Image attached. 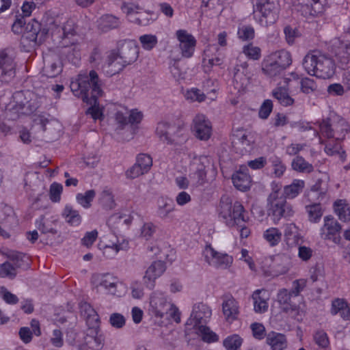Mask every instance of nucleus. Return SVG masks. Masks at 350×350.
Masks as SVG:
<instances>
[{
    "label": "nucleus",
    "instance_id": "obj_1",
    "mask_svg": "<svg viewBox=\"0 0 350 350\" xmlns=\"http://www.w3.org/2000/svg\"><path fill=\"white\" fill-rule=\"evenodd\" d=\"M304 130H312L311 126H302ZM319 133L312 129L314 136L319 135V142L325 144L324 151L329 156L338 155L341 161L347 157L341 143L350 131V124L343 117L333 113L323 119L319 125Z\"/></svg>",
    "mask_w": 350,
    "mask_h": 350
},
{
    "label": "nucleus",
    "instance_id": "obj_2",
    "mask_svg": "<svg viewBox=\"0 0 350 350\" xmlns=\"http://www.w3.org/2000/svg\"><path fill=\"white\" fill-rule=\"evenodd\" d=\"M70 89L73 94L83 100H87L90 94L94 100V104L88 107L86 114L90 115L94 122L104 120V108L100 106L98 98L102 96L100 81L97 72L94 70L80 72L75 79L70 82Z\"/></svg>",
    "mask_w": 350,
    "mask_h": 350
},
{
    "label": "nucleus",
    "instance_id": "obj_3",
    "mask_svg": "<svg viewBox=\"0 0 350 350\" xmlns=\"http://www.w3.org/2000/svg\"><path fill=\"white\" fill-rule=\"evenodd\" d=\"M77 27L72 19H68L62 27H59V31H62L59 37L64 48L63 53L66 55V59L74 66H79L81 62L79 41L81 37L77 33Z\"/></svg>",
    "mask_w": 350,
    "mask_h": 350
},
{
    "label": "nucleus",
    "instance_id": "obj_4",
    "mask_svg": "<svg viewBox=\"0 0 350 350\" xmlns=\"http://www.w3.org/2000/svg\"><path fill=\"white\" fill-rule=\"evenodd\" d=\"M303 66L310 75L323 79H330L336 71L334 59L324 55H306L303 60Z\"/></svg>",
    "mask_w": 350,
    "mask_h": 350
},
{
    "label": "nucleus",
    "instance_id": "obj_5",
    "mask_svg": "<svg viewBox=\"0 0 350 350\" xmlns=\"http://www.w3.org/2000/svg\"><path fill=\"white\" fill-rule=\"evenodd\" d=\"M292 56L286 49H280L267 55L262 62V72L273 79L279 77L292 64Z\"/></svg>",
    "mask_w": 350,
    "mask_h": 350
},
{
    "label": "nucleus",
    "instance_id": "obj_6",
    "mask_svg": "<svg viewBox=\"0 0 350 350\" xmlns=\"http://www.w3.org/2000/svg\"><path fill=\"white\" fill-rule=\"evenodd\" d=\"M91 283L96 288H101L107 294L121 297L127 291L126 284L111 273H96L92 275Z\"/></svg>",
    "mask_w": 350,
    "mask_h": 350
},
{
    "label": "nucleus",
    "instance_id": "obj_7",
    "mask_svg": "<svg viewBox=\"0 0 350 350\" xmlns=\"http://www.w3.org/2000/svg\"><path fill=\"white\" fill-rule=\"evenodd\" d=\"M61 127L57 120L50 118L49 115L39 114L33 119L31 129L40 133L38 137L42 141L49 143L59 137Z\"/></svg>",
    "mask_w": 350,
    "mask_h": 350
},
{
    "label": "nucleus",
    "instance_id": "obj_8",
    "mask_svg": "<svg viewBox=\"0 0 350 350\" xmlns=\"http://www.w3.org/2000/svg\"><path fill=\"white\" fill-rule=\"evenodd\" d=\"M219 217L228 228L240 226L243 222H248L250 220L243 205L238 201L233 204H221Z\"/></svg>",
    "mask_w": 350,
    "mask_h": 350
},
{
    "label": "nucleus",
    "instance_id": "obj_9",
    "mask_svg": "<svg viewBox=\"0 0 350 350\" xmlns=\"http://www.w3.org/2000/svg\"><path fill=\"white\" fill-rule=\"evenodd\" d=\"M121 10L129 22L140 26H147L156 19L153 11L144 10L137 2L124 1L121 5Z\"/></svg>",
    "mask_w": 350,
    "mask_h": 350
},
{
    "label": "nucleus",
    "instance_id": "obj_10",
    "mask_svg": "<svg viewBox=\"0 0 350 350\" xmlns=\"http://www.w3.org/2000/svg\"><path fill=\"white\" fill-rule=\"evenodd\" d=\"M29 100H27L23 91H16L12 96L10 103L5 107V118L8 120H16L22 116H28L33 112Z\"/></svg>",
    "mask_w": 350,
    "mask_h": 350
},
{
    "label": "nucleus",
    "instance_id": "obj_11",
    "mask_svg": "<svg viewBox=\"0 0 350 350\" xmlns=\"http://www.w3.org/2000/svg\"><path fill=\"white\" fill-rule=\"evenodd\" d=\"M274 182L272 183L273 192L269 195L268 201L269 208V215L273 217L275 223L278 221L282 217H290L293 215V209L286 204V199L283 197H278V190L273 187Z\"/></svg>",
    "mask_w": 350,
    "mask_h": 350
},
{
    "label": "nucleus",
    "instance_id": "obj_12",
    "mask_svg": "<svg viewBox=\"0 0 350 350\" xmlns=\"http://www.w3.org/2000/svg\"><path fill=\"white\" fill-rule=\"evenodd\" d=\"M299 75L296 72H291L283 78L284 85H278L272 92V96L278 103L284 107L291 106L294 99L289 95L288 90L294 87L293 81L299 82Z\"/></svg>",
    "mask_w": 350,
    "mask_h": 350
},
{
    "label": "nucleus",
    "instance_id": "obj_13",
    "mask_svg": "<svg viewBox=\"0 0 350 350\" xmlns=\"http://www.w3.org/2000/svg\"><path fill=\"white\" fill-rule=\"evenodd\" d=\"M323 221V225L320 229L321 238L324 240L331 241L334 244L339 245L341 242V225L331 215L325 216Z\"/></svg>",
    "mask_w": 350,
    "mask_h": 350
},
{
    "label": "nucleus",
    "instance_id": "obj_14",
    "mask_svg": "<svg viewBox=\"0 0 350 350\" xmlns=\"http://www.w3.org/2000/svg\"><path fill=\"white\" fill-rule=\"evenodd\" d=\"M202 255L205 261L209 265L217 268L226 269L231 265L233 261L231 256L217 252L211 244H208L205 246Z\"/></svg>",
    "mask_w": 350,
    "mask_h": 350
},
{
    "label": "nucleus",
    "instance_id": "obj_15",
    "mask_svg": "<svg viewBox=\"0 0 350 350\" xmlns=\"http://www.w3.org/2000/svg\"><path fill=\"white\" fill-rule=\"evenodd\" d=\"M170 304L164 293L154 291L150 298V313L154 318L161 320L167 315Z\"/></svg>",
    "mask_w": 350,
    "mask_h": 350
},
{
    "label": "nucleus",
    "instance_id": "obj_16",
    "mask_svg": "<svg viewBox=\"0 0 350 350\" xmlns=\"http://www.w3.org/2000/svg\"><path fill=\"white\" fill-rule=\"evenodd\" d=\"M176 37L178 41V49L181 56L185 59L192 57L197 44L196 38L185 29L177 30Z\"/></svg>",
    "mask_w": 350,
    "mask_h": 350
},
{
    "label": "nucleus",
    "instance_id": "obj_17",
    "mask_svg": "<svg viewBox=\"0 0 350 350\" xmlns=\"http://www.w3.org/2000/svg\"><path fill=\"white\" fill-rule=\"evenodd\" d=\"M212 315L211 308L204 303H198L193 306L191 314L186 324L193 328L206 324Z\"/></svg>",
    "mask_w": 350,
    "mask_h": 350
},
{
    "label": "nucleus",
    "instance_id": "obj_18",
    "mask_svg": "<svg viewBox=\"0 0 350 350\" xmlns=\"http://www.w3.org/2000/svg\"><path fill=\"white\" fill-rule=\"evenodd\" d=\"M329 51L335 58L338 66L345 69L350 61V43L344 42L340 39H334L332 41Z\"/></svg>",
    "mask_w": 350,
    "mask_h": 350
},
{
    "label": "nucleus",
    "instance_id": "obj_19",
    "mask_svg": "<svg viewBox=\"0 0 350 350\" xmlns=\"http://www.w3.org/2000/svg\"><path fill=\"white\" fill-rule=\"evenodd\" d=\"M49 33V29L42 27V24L36 19H32L25 26V36L30 42L41 44Z\"/></svg>",
    "mask_w": 350,
    "mask_h": 350
},
{
    "label": "nucleus",
    "instance_id": "obj_20",
    "mask_svg": "<svg viewBox=\"0 0 350 350\" xmlns=\"http://www.w3.org/2000/svg\"><path fill=\"white\" fill-rule=\"evenodd\" d=\"M192 131L198 139L207 141L212 135V124L205 115L198 113L193 120Z\"/></svg>",
    "mask_w": 350,
    "mask_h": 350
},
{
    "label": "nucleus",
    "instance_id": "obj_21",
    "mask_svg": "<svg viewBox=\"0 0 350 350\" xmlns=\"http://www.w3.org/2000/svg\"><path fill=\"white\" fill-rule=\"evenodd\" d=\"M118 57L123 60L126 65H130L135 62L139 53V46L135 42L131 40H122L118 43Z\"/></svg>",
    "mask_w": 350,
    "mask_h": 350
},
{
    "label": "nucleus",
    "instance_id": "obj_22",
    "mask_svg": "<svg viewBox=\"0 0 350 350\" xmlns=\"http://www.w3.org/2000/svg\"><path fill=\"white\" fill-rule=\"evenodd\" d=\"M254 13H259L262 18L269 19V23L275 21L278 13V4L270 0H252Z\"/></svg>",
    "mask_w": 350,
    "mask_h": 350
},
{
    "label": "nucleus",
    "instance_id": "obj_23",
    "mask_svg": "<svg viewBox=\"0 0 350 350\" xmlns=\"http://www.w3.org/2000/svg\"><path fill=\"white\" fill-rule=\"evenodd\" d=\"M166 269L165 263L162 260L154 261L146 269L143 278L146 288L152 290L156 280L160 278Z\"/></svg>",
    "mask_w": 350,
    "mask_h": 350
},
{
    "label": "nucleus",
    "instance_id": "obj_24",
    "mask_svg": "<svg viewBox=\"0 0 350 350\" xmlns=\"http://www.w3.org/2000/svg\"><path fill=\"white\" fill-rule=\"evenodd\" d=\"M15 73L16 64L14 59L5 51H0V81L8 83L14 77Z\"/></svg>",
    "mask_w": 350,
    "mask_h": 350
},
{
    "label": "nucleus",
    "instance_id": "obj_25",
    "mask_svg": "<svg viewBox=\"0 0 350 350\" xmlns=\"http://www.w3.org/2000/svg\"><path fill=\"white\" fill-rule=\"evenodd\" d=\"M221 308L227 322L232 323L238 319L240 312L239 304L231 295L224 297Z\"/></svg>",
    "mask_w": 350,
    "mask_h": 350
},
{
    "label": "nucleus",
    "instance_id": "obj_26",
    "mask_svg": "<svg viewBox=\"0 0 350 350\" xmlns=\"http://www.w3.org/2000/svg\"><path fill=\"white\" fill-rule=\"evenodd\" d=\"M233 185L238 190L246 191L252 185V178L246 165H241L232 176Z\"/></svg>",
    "mask_w": 350,
    "mask_h": 350
},
{
    "label": "nucleus",
    "instance_id": "obj_27",
    "mask_svg": "<svg viewBox=\"0 0 350 350\" xmlns=\"http://www.w3.org/2000/svg\"><path fill=\"white\" fill-rule=\"evenodd\" d=\"M127 65L123 60L119 58L118 51L116 49L111 50L107 59V64L104 67V72L107 77H112L118 74Z\"/></svg>",
    "mask_w": 350,
    "mask_h": 350
},
{
    "label": "nucleus",
    "instance_id": "obj_28",
    "mask_svg": "<svg viewBox=\"0 0 350 350\" xmlns=\"http://www.w3.org/2000/svg\"><path fill=\"white\" fill-rule=\"evenodd\" d=\"M127 65L123 60L119 58L118 51L116 49L111 50L107 59V64L104 67V72L107 77H112L118 74Z\"/></svg>",
    "mask_w": 350,
    "mask_h": 350
},
{
    "label": "nucleus",
    "instance_id": "obj_29",
    "mask_svg": "<svg viewBox=\"0 0 350 350\" xmlns=\"http://www.w3.org/2000/svg\"><path fill=\"white\" fill-rule=\"evenodd\" d=\"M133 219L132 214L124 213L122 212L116 213L111 215L107 221L109 228L115 232V230L120 228L128 229Z\"/></svg>",
    "mask_w": 350,
    "mask_h": 350
},
{
    "label": "nucleus",
    "instance_id": "obj_30",
    "mask_svg": "<svg viewBox=\"0 0 350 350\" xmlns=\"http://www.w3.org/2000/svg\"><path fill=\"white\" fill-rule=\"evenodd\" d=\"M254 302V310L256 313H264L267 311L269 307L268 301L270 298L269 292L265 289H257L252 295Z\"/></svg>",
    "mask_w": 350,
    "mask_h": 350
},
{
    "label": "nucleus",
    "instance_id": "obj_31",
    "mask_svg": "<svg viewBox=\"0 0 350 350\" xmlns=\"http://www.w3.org/2000/svg\"><path fill=\"white\" fill-rule=\"evenodd\" d=\"M250 78V72L248 70V64L245 62L240 64H237L234 68V83L239 86L237 88L242 89L245 87Z\"/></svg>",
    "mask_w": 350,
    "mask_h": 350
},
{
    "label": "nucleus",
    "instance_id": "obj_32",
    "mask_svg": "<svg viewBox=\"0 0 350 350\" xmlns=\"http://www.w3.org/2000/svg\"><path fill=\"white\" fill-rule=\"evenodd\" d=\"M295 297L290 291L286 288L280 289L277 294V300L280 306L284 311H295L298 308V306L293 299Z\"/></svg>",
    "mask_w": 350,
    "mask_h": 350
},
{
    "label": "nucleus",
    "instance_id": "obj_33",
    "mask_svg": "<svg viewBox=\"0 0 350 350\" xmlns=\"http://www.w3.org/2000/svg\"><path fill=\"white\" fill-rule=\"evenodd\" d=\"M121 25L120 18L112 14H104L97 21V27L101 32L106 33L118 28Z\"/></svg>",
    "mask_w": 350,
    "mask_h": 350
},
{
    "label": "nucleus",
    "instance_id": "obj_34",
    "mask_svg": "<svg viewBox=\"0 0 350 350\" xmlns=\"http://www.w3.org/2000/svg\"><path fill=\"white\" fill-rule=\"evenodd\" d=\"M300 5L306 6L309 14L313 16L323 14L328 5V0H298Z\"/></svg>",
    "mask_w": 350,
    "mask_h": 350
},
{
    "label": "nucleus",
    "instance_id": "obj_35",
    "mask_svg": "<svg viewBox=\"0 0 350 350\" xmlns=\"http://www.w3.org/2000/svg\"><path fill=\"white\" fill-rule=\"evenodd\" d=\"M267 343L272 350H284L287 347L286 336L273 331L267 334Z\"/></svg>",
    "mask_w": 350,
    "mask_h": 350
},
{
    "label": "nucleus",
    "instance_id": "obj_36",
    "mask_svg": "<svg viewBox=\"0 0 350 350\" xmlns=\"http://www.w3.org/2000/svg\"><path fill=\"white\" fill-rule=\"evenodd\" d=\"M331 313L332 315L340 313L342 319L350 320V306L344 299H335L332 303Z\"/></svg>",
    "mask_w": 350,
    "mask_h": 350
},
{
    "label": "nucleus",
    "instance_id": "obj_37",
    "mask_svg": "<svg viewBox=\"0 0 350 350\" xmlns=\"http://www.w3.org/2000/svg\"><path fill=\"white\" fill-rule=\"evenodd\" d=\"M129 247V242L124 239L122 242L117 240L111 245H106L103 247V254L107 259L114 258L120 250H126Z\"/></svg>",
    "mask_w": 350,
    "mask_h": 350
},
{
    "label": "nucleus",
    "instance_id": "obj_38",
    "mask_svg": "<svg viewBox=\"0 0 350 350\" xmlns=\"http://www.w3.org/2000/svg\"><path fill=\"white\" fill-rule=\"evenodd\" d=\"M305 187V181L301 179H294L291 184L284 187V198L293 199L296 198Z\"/></svg>",
    "mask_w": 350,
    "mask_h": 350
},
{
    "label": "nucleus",
    "instance_id": "obj_39",
    "mask_svg": "<svg viewBox=\"0 0 350 350\" xmlns=\"http://www.w3.org/2000/svg\"><path fill=\"white\" fill-rule=\"evenodd\" d=\"M214 51V48L210 49H204L202 55V68L205 73H210L214 66H220L223 63L221 57H214L209 59V53Z\"/></svg>",
    "mask_w": 350,
    "mask_h": 350
},
{
    "label": "nucleus",
    "instance_id": "obj_40",
    "mask_svg": "<svg viewBox=\"0 0 350 350\" xmlns=\"http://www.w3.org/2000/svg\"><path fill=\"white\" fill-rule=\"evenodd\" d=\"M282 234L278 228L271 227L263 232L262 237L270 247L277 246L282 240Z\"/></svg>",
    "mask_w": 350,
    "mask_h": 350
},
{
    "label": "nucleus",
    "instance_id": "obj_41",
    "mask_svg": "<svg viewBox=\"0 0 350 350\" xmlns=\"http://www.w3.org/2000/svg\"><path fill=\"white\" fill-rule=\"evenodd\" d=\"M63 216L66 221L72 226H78L81 223L82 218L79 211L74 209L71 205H66Z\"/></svg>",
    "mask_w": 350,
    "mask_h": 350
},
{
    "label": "nucleus",
    "instance_id": "obj_42",
    "mask_svg": "<svg viewBox=\"0 0 350 350\" xmlns=\"http://www.w3.org/2000/svg\"><path fill=\"white\" fill-rule=\"evenodd\" d=\"M99 204L105 210H112L116 206L114 196L110 189L105 188L100 194Z\"/></svg>",
    "mask_w": 350,
    "mask_h": 350
},
{
    "label": "nucleus",
    "instance_id": "obj_43",
    "mask_svg": "<svg viewBox=\"0 0 350 350\" xmlns=\"http://www.w3.org/2000/svg\"><path fill=\"white\" fill-rule=\"evenodd\" d=\"M334 210L340 221L344 222L350 221V208L347 206L344 200H336L334 203Z\"/></svg>",
    "mask_w": 350,
    "mask_h": 350
},
{
    "label": "nucleus",
    "instance_id": "obj_44",
    "mask_svg": "<svg viewBox=\"0 0 350 350\" xmlns=\"http://www.w3.org/2000/svg\"><path fill=\"white\" fill-rule=\"evenodd\" d=\"M158 215L163 219L167 217L168 214L175 210V205L173 202L167 197L162 196L158 201Z\"/></svg>",
    "mask_w": 350,
    "mask_h": 350
},
{
    "label": "nucleus",
    "instance_id": "obj_45",
    "mask_svg": "<svg viewBox=\"0 0 350 350\" xmlns=\"http://www.w3.org/2000/svg\"><path fill=\"white\" fill-rule=\"evenodd\" d=\"M308 219L312 223H319L322 217L323 210L320 203H313L306 206Z\"/></svg>",
    "mask_w": 350,
    "mask_h": 350
},
{
    "label": "nucleus",
    "instance_id": "obj_46",
    "mask_svg": "<svg viewBox=\"0 0 350 350\" xmlns=\"http://www.w3.org/2000/svg\"><path fill=\"white\" fill-rule=\"evenodd\" d=\"M291 165L292 168L298 172L310 173L314 170L313 165L301 156H297L294 158Z\"/></svg>",
    "mask_w": 350,
    "mask_h": 350
},
{
    "label": "nucleus",
    "instance_id": "obj_47",
    "mask_svg": "<svg viewBox=\"0 0 350 350\" xmlns=\"http://www.w3.org/2000/svg\"><path fill=\"white\" fill-rule=\"evenodd\" d=\"M96 196V191L94 189H90L85 193H79L76 195V201L83 208L88 209L92 206V202Z\"/></svg>",
    "mask_w": 350,
    "mask_h": 350
},
{
    "label": "nucleus",
    "instance_id": "obj_48",
    "mask_svg": "<svg viewBox=\"0 0 350 350\" xmlns=\"http://www.w3.org/2000/svg\"><path fill=\"white\" fill-rule=\"evenodd\" d=\"M202 340L207 343H213L219 340V336L206 325H201L196 328Z\"/></svg>",
    "mask_w": 350,
    "mask_h": 350
},
{
    "label": "nucleus",
    "instance_id": "obj_49",
    "mask_svg": "<svg viewBox=\"0 0 350 350\" xmlns=\"http://www.w3.org/2000/svg\"><path fill=\"white\" fill-rule=\"evenodd\" d=\"M294 86L300 85L301 91L306 94H310L316 90L317 85L314 79L309 77L300 78L299 82L293 81Z\"/></svg>",
    "mask_w": 350,
    "mask_h": 350
},
{
    "label": "nucleus",
    "instance_id": "obj_50",
    "mask_svg": "<svg viewBox=\"0 0 350 350\" xmlns=\"http://www.w3.org/2000/svg\"><path fill=\"white\" fill-rule=\"evenodd\" d=\"M242 343L243 339L238 334L230 335L223 341V345L226 350H240Z\"/></svg>",
    "mask_w": 350,
    "mask_h": 350
},
{
    "label": "nucleus",
    "instance_id": "obj_51",
    "mask_svg": "<svg viewBox=\"0 0 350 350\" xmlns=\"http://www.w3.org/2000/svg\"><path fill=\"white\" fill-rule=\"evenodd\" d=\"M185 98L187 100L194 103H202L206 99L205 94L197 88H191L187 90L185 93Z\"/></svg>",
    "mask_w": 350,
    "mask_h": 350
},
{
    "label": "nucleus",
    "instance_id": "obj_52",
    "mask_svg": "<svg viewBox=\"0 0 350 350\" xmlns=\"http://www.w3.org/2000/svg\"><path fill=\"white\" fill-rule=\"evenodd\" d=\"M139 41L145 51L152 50L158 43V38L153 34H144L139 36Z\"/></svg>",
    "mask_w": 350,
    "mask_h": 350
},
{
    "label": "nucleus",
    "instance_id": "obj_53",
    "mask_svg": "<svg viewBox=\"0 0 350 350\" xmlns=\"http://www.w3.org/2000/svg\"><path fill=\"white\" fill-rule=\"evenodd\" d=\"M301 237L297 232H293L292 231L291 225L287 226L284 232V241L289 247H293L299 243Z\"/></svg>",
    "mask_w": 350,
    "mask_h": 350
},
{
    "label": "nucleus",
    "instance_id": "obj_54",
    "mask_svg": "<svg viewBox=\"0 0 350 350\" xmlns=\"http://www.w3.org/2000/svg\"><path fill=\"white\" fill-rule=\"evenodd\" d=\"M269 161L271 163L274 176L277 178L282 176L286 171V166L281 159L277 156H274L271 157Z\"/></svg>",
    "mask_w": 350,
    "mask_h": 350
},
{
    "label": "nucleus",
    "instance_id": "obj_55",
    "mask_svg": "<svg viewBox=\"0 0 350 350\" xmlns=\"http://www.w3.org/2000/svg\"><path fill=\"white\" fill-rule=\"evenodd\" d=\"M243 52L245 56L253 60H258L261 57V49L258 46L248 44L244 46Z\"/></svg>",
    "mask_w": 350,
    "mask_h": 350
},
{
    "label": "nucleus",
    "instance_id": "obj_56",
    "mask_svg": "<svg viewBox=\"0 0 350 350\" xmlns=\"http://www.w3.org/2000/svg\"><path fill=\"white\" fill-rule=\"evenodd\" d=\"M136 163L139 164L144 172H148L152 165V158L148 154L140 153L137 156Z\"/></svg>",
    "mask_w": 350,
    "mask_h": 350
},
{
    "label": "nucleus",
    "instance_id": "obj_57",
    "mask_svg": "<svg viewBox=\"0 0 350 350\" xmlns=\"http://www.w3.org/2000/svg\"><path fill=\"white\" fill-rule=\"evenodd\" d=\"M170 128V124L167 122H159L156 128V133L161 139L165 141L167 144H173L172 140L168 136L167 130Z\"/></svg>",
    "mask_w": 350,
    "mask_h": 350
},
{
    "label": "nucleus",
    "instance_id": "obj_58",
    "mask_svg": "<svg viewBox=\"0 0 350 350\" xmlns=\"http://www.w3.org/2000/svg\"><path fill=\"white\" fill-rule=\"evenodd\" d=\"M63 191V186L57 182L50 185L49 198L53 202H59L61 200V195Z\"/></svg>",
    "mask_w": 350,
    "mask_h": 350
},
{
    "label": "nucleus",
    "instance_id": "obj_59",
    "mask_svg": "<svg viewBox=\"0 0 350 350\" xmlns=\"http://www.w3.org/2000/svg\"><path fill=\"white\" fill-rule=\"evenodd\" d=\"M144 282L135 280L131 284V290L132 297L136 299H142L144 295Z\"/></svg>",
    "mask_w": 350,
    "mask_h": 350
},
{
    "label": "nucleus",
    "instance_id": "obj_60",
    "mask_svg": "<svg viewBox=\"0 0 350 350\" xmlns=\"http://www.w3.org/2000/svg\"><path fill=\"white\" fill-rule=\"evenodd\" d=\"M114 119L116 124L120 129H123L128 124V109L126 107H122V109L117 110L114 114Z\"/></svg>",
    "mask_w": 350,
    "mask_h": 350
},
{
    "label": "nucleus",
    "instance_id": "obj_61",
    "mask_svg": "<svg viewBox=\"0 0 350 350\" xmlns=\"http://www.w3.org/2000/svg\"><path fill=\"white\" fill-rule=\"evenodd\" d=\"M254 29L250 25L239 27L237 31L239 38L243 41L250 40L254 38Z\"/></svg>",
    "mask_w": 350,
    "mask_h": 350
},
{
    "label": "nucleus",
    "instance_id": "obj_62",
    "mask_svg": "<svg viewBox=\"0 0 350 350\" xmlns=\"http://www.w3.org/2000/svg\"><path fill=\"white\" fill-rule=\"evenodd\" d=\"M9 258L14 262L16 267L21 268L29 265L27 262L28 257L24 253L15 252H13Z\"/></svg>",
    "mask_w": 350,
    "mask_h": 350
},
{
    "label": "nucleus",
    "instance_id": "obj_63",
    "mask_svg": "<svg viewBox=\"0 0 350 350\" xmlns=\"http://www.w3.org/2000/svg\"><path fill=\"white\" fill-rule=\"evenodd\" d=\"M254 338L256 340H261L265 337L267 338L266 329L265 326L260 323H253L250 325Z\"/></svg>",
    "mask_w": 350,
    "mask_h": 350
},
{
    "label": "nucleus",
    "instance_id": "obj_64",
    "mask_svg": "<svg viewBox=\"0 0 350 350\" xmlns=\"http://www.w3.org/2000/svg\"><path fill=\"white\" fill-rule=\"evenodd\" d=\"M16 275L15 267L9 262H5L0 266V277L14 278Z\"/></svg>",
    "mask_w": 350,
    "mask_h": 350
}]
</instances>
